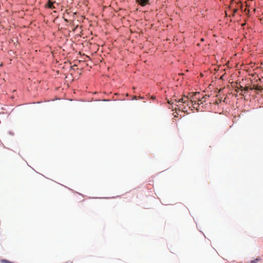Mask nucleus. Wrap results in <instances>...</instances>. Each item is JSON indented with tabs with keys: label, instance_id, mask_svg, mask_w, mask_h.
Listing matches in <instances>:
<instances>
[{
	"label": "nucleus",
	"instance_id": "f257e3e1",
	"mask_svg": "<svg viewBox=\"0 0 263 263\" xmlns=\"http://www.w3.org/2000/svg\"><path fill=\"white\" fill-rule=\"evenodd\" d=\"M141 6H145L149 3V0H136Z\"/></svg>",
	"mask_w": 263,
	"mask_h": 263
},
{
	"label": "nucleus",
	"instance_id": "f03ea898",
	"mask_svg": "<svg viewBox=\"0 0 263 263\" xmlns=\"http://www.w3.org/2000/svg\"><path fill=\"white\" fill-rule=\"evenodd\" d=\"M54 3H55V2H52L51 1L49 0L46 5V6L50 9H54L55 7L53 6Z\"/></svg>",
	"mask_w": 263,
	"mask_h": 263
},
{
	"label": "nucleus",
	"instance_id": "7ed1b4c3",
	"mask_svg": "<svg viewBox=\"0 0 263 263\" xmlns=\"http://www.w3.org/2000/svg\"><path fill=\"white\" fill-rule=\"evenodd\" d=\"M187 101V98H181L179 100V102H182L183 103H185L186 101Z\"/></svg>",
	"mask_w": 263,
	"mask_h": 263
},
{
	"label": "nucleus",
	"instance_id": "20e7f679",
	"mask_svg": "<svg viewBox=\"0 0 263 263\" xmlns=\"http://www.w3.org/2000/svg\"><path fill=\"white\" fill-rule=\"evenodd\" d=\"M259 259H256L255 260H253L252 261H251V263H256L257 262V261Z\"/></svg>",
	"mask_w": 263,
	"mask_h": 263
},
{
	"label": "nucleus",
	"instance_id": "39448f33",
	"mask_svg": "<svg viewBox=\"0 0 263 263\" xmlns=\"http://www.w3.org/2000/svg\"><path fill=\"white\" fill-rule=\"evenodd\" d=\"M134 99H136V96H135V97H134Z\"/></svg>",
	"mask_w": 263,
	"mask_h": 263
}]
</instances>
